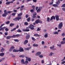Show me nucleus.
Wrapping results in <instances>:
<instances>
[{"label": "nucleus", "mask_w": 65, "mask_h": 65, "mask_svg": "<svg viewBox=\"0 0 65 65\" xmlns=\"http://www.w3.org/2000/svg\"><path fill=\"white\" fill-rule=\"evenodd\" d=\"M63 27V22H61L58 25V29H62Z\"/></svg>", "instance_id": "1"}, {"label": "nucleus", "mask_w": 65, "mask_h": 65, "mask_svg": "<svg viewBox=\"0 0 65 65\" xmlns=\"http://www.w3.org/2000/svg\"><path fill=\"white\" fill-rule=\"evenodd\" d=\"M21 19H22V18H21V17H17L13 19V20L17 21V20L19 21L20 20H21Z\"/></svg>", "instance_id": "2"}, {"label": "nucleus", "mask_w": 65, "mask_h": 65, "mask_svg": "<svg viewBox=\"0 0 65 65\" xmlns=\"http://www.w3.org/2000/svg\"><path fill=\"white\" fill-rule=\"evenodd\" d=\"M18 52H24V49L21 47H20V48L19 49V50H18Z\"/></svg>", "instance_id": "3"}, {"label": "nucleus", "mask_w": 65, "mask_h": 65, "mask_svg": "<svg viewBox=\"0 0 65 65\" xmlns=\"http://www.w3.org/2000/svg\"><path fill=\"white\" fill-rule=\"evenodd\" d=\"M30 37V35L29 34H27L26 37V39L28 40L29 39Z\"/></svg>", "instance_id": "4"}, {"label": "nucleus", "mask_w": 65, "mask_h": 65, "mask_svg": "<svg viewBox=\"0 0 65 65\" xmlns=\"http://www.w3.org/2000/svg\"><path fill=\"white\" fill-rule=\"evenodd\" d=\"M55 17L56 18V20L57 21L59 20V15H56L55 16Z\"/></svg>", "instance_id": "5"}, {"label": "nucleus", "mask_w": 65, "mask_h": 65, "mask_svg": "<svg viewBox=\"0 0 65 65\" xmlns=\"http://www.w3.org/2000/svg\"><path fill=\"white\" fill-rule=\"evenodd\" d=\"M53 19H54V20H56V18H55V17L54 16H52V17H51V19H50V21H52Z\"/></svg>", "instance_id": "6"}, {"label": "nucleus", "mask_w": 65, "mask_h": 65, "mask_svg": "<svg viewBox=\"0 0 65 65\" xmlns=\"http://www.w3.org/2000/svg\"><path fill=\"white\" fill-rule=\"evenodd\" d=\"M35 14L34 13L33 14V16H32V18L34 19H35V18H37V17H36V15L37 14L36 13V12H35Z\"/></svg>", "instance_id": "7"}, {"label": "nucleus", "mask_w": 65, "mask_h": 65, "mask_svg": "<svg viewBox=\"0 0 65 65\" xmlns=\"http://www.w3.org/2000/svg\"><path fill=\"white\" fill-rule=\"evenodd\" d=\"M31 27H35V26H34L33 25L31 24L30 25V26H29L28 27V28L31 29Z\"/></svg>", "instance_id": "8"}, {"label": "nucleus", "mask_w": 65, "mask_h": 65, "mask_svg": "<svg viewBox=\"0 0 65 65\" xmlns=\"http://www.w3.org/2000/svg\"><path fill=\"white\" fill-rule=\"evenodd\" d=\"M41 52H38L35 54L36 56H39L41 54Z\"/></svg>", "instance_id": "9"}, {"label": "nucleus", "mask_w": 65, "mask_h": 65, "mask_svg": "<svg viewBox=\"0 0 65 65\" xmlns=\"http://www.w3.org/2000/svg\"><path fill=\"white\" fill-rule=\"evenodd\" d=\"M31 47H32V46H30L29 47L25 48V50L28 51V50H29L31 49Z\"/></svg>", "instance_id": "10"}, {"label": "nucleus", "mask_w": 65, "mask_h": 65, "mask_svg": "<svg viewBox=\"0 0 65 65\" xmlns=\"http://www.w3.org/2000/svg\"><path fill=\"white\" fill-rule=\"evenodd\" d=\"M7 13H4L3 14H2V16L3 17H5V16H6L7 15V14H8Z\"/></svg>", "instance_id": "11"}, {"label": "nucleus", "mask_w": 65, "mask_h": 65, "mask_svg": "<svg viewBox=\"0 0 65 65\" xmlns=\"http://www.w3.org/2000/svg\"><path fill=\"white\" fill-rule=\"evenodd\" d=\"M21 63H22V64H25V61H24V59H22L21 60Z\"/></svg>", "instance_id": "12"}, {"label": "nucleus", "mask_w": 65, "mask_h": 65, "mask_svg": "<svg viewBox=\"0 0 65 65\" xmlns=\"http://www.w3.org/2000/svg\"><path fill=\"white\" fill-rule=\"evenodd\" d=\"M27 43H28V40H26L24 42V44H26Z\"/></svg>", "instance_id": "13"}, {"label": "nucleus", "mask_w": 65, "mask_h": 65, "mask_svg": "<svg viewBox=\"0 0 65 65\" xmlns=\"http://www.w3.org/2000/svg\"><path fill=\"white\" fill-rule=\"evenodd\" d=\"M4 55V53H0V56L1 57H3Z\"/></svg>", "instance_id": "14"}, {"label": "nucleus", "mask_w": 65, "mask_h": 65, "mask_svg": "<svg viewBox=\"0 0 65 65\" xmlns=\"http://www.w3.org/2000/svg\"><path fill=\"white\" fill-rule=\"evenodd\" d=\"M23 15V13L22 12L20 13V14H19L18 15V17H21V15Z\"/></svg>", "instance_id": "15"}, {"label": "nucleus", "mask_w": 65, "mask_h": 65, "mask_svg": "<svg viewBox=\"0 0 65 65\" xmlns=\"http://www.w3.org/2000/svg\"><path fill=\"white\" fill-rule=\"evenodd\" d=\"M13 52H18V50H15V49H14L13 50Z\"/></svg>", "instance_id": "16"}, {"label": "nucleus", "mask_w": 65, "mask_h": 65, "mask_svg": "<svg viewBox=\"0 0 65 65\" xmlns=\"http://www.w3.org/2000/svg\"><path fill=\"white\" fill-rule=\"evenodd\" d=\"M34 36L36 37H39V35L37 34H35L34 35Z\"/></svg>", "instance_id": "17"}, {"label": "nucleus", "mask_w": 65, "mask_h": 65, "mask_svg": "<svg viewBox=\"0 0 65 65\" xmlns=\"http://www.w3.org/2000/svg\"><path fill=\"white\" fill-rule=\"evenodd\" d=\"M36 24H38L39 23V19L37 20L35 22Z\"/></svg>", "instance_id": "18"}, {"label": "nucleus", "mask_w": 65, "mask_h": 65, "mask_svg": "<svg viewBox=\"0 0 65 65\" xmlns=\"http://www.w3.org/2000/svg\"><path fill=\"white\" fill-rule=\"evenodd\" d=\"M11 38H12L11 36H7V37L6 38L7 39H9Z\"/></svg>", "instance_id": "19"}, {"label": "nucleus", "mask_w": 65, "mask_h": 65, "mask_svg": "<svg viewBox=\"0 0 65 65\" xmlns=\"http://www.w3.org/2000/svg\"><path fill=\"white\" fill-rule=\"evenodd\" d=\"M6 28V27H3L1 28L0 29H1V30H2L3 31H4V29H5Z\"/></svg>", "instance_id": "20"}, {"label": "nucleus", "mask_w": 65, "mask_h": 65, "mask_svg": "<svg viewBox=\"0 0 65 65\" xmlns=\"http://www.w3.org/2000/svg\"><path fill=\"white\" fill-rule=\"evenodd\" d=\"M40 11H41V9H40L39 8L37 10V12L38 13L39 12H40Z\"/></svg>", "instance_id": "21"}, {"label": "nucleus", "mask_w": 65, "mask_h": 65, "mask_svg": "<svg viewBox=\"0 0 65 65\" xmlns=\"http://www.w3.org/2000/svg\"><path fill=\"white\" fill-rule=\"evenodd\" d=\"M33 45L34 46V47H37L38 46V45L37 44H34Z\"/></svg>", "instance_id": "22"}, {"label": "nucleus", "mask_w": 65, "mask_h": 65, "mask_svg": "<svg viewBox=\"0 0 65 65\" xmlns=\"http://www.w3.org/2000/svg\"><path fill=\"white\" fill-rule=\"evenodd\" d=\"M17 32L19 33H21L22 30H21L20 29H18V30L17 31Z\"/></svg>", "instance_id": "23"}, {"label": "nucleus", "mask_w": 65, "mask_h": 65, "mask_svg": "<svg viewBox=\"0 0 65 65\" xmlns=\"http://www.w3.org/2000/svg\"><path fill=\"white\" fill-rule=\"evenodd\" d=\"M24 24L25 26H27L28 25V23L27 22H25L24 23Z\"/></svg>", "instance_id": "24"}, {"label": "nucleus", "mask_w": 65, "mask_h": 65, "mask_svg": "<svg viewBox=\"0 0 65 65\" xmlns=\"http://www.w3.org/2000/svg\"><path fill=\"white\" fill-rule=\"evenodd\" d=\"M14 24H12V23H11L10 24V27H12V26H14Z\"/></svg>", "instance_id": "25"}, {"label": "nucleus", "mask_w": 65, "mask_h": 65, "mask_svg": "<svg viewBox=\"0 0 65 65\" xmlns=\"http://www.w3.org/2000/svg\"><path fill=\"white\" fill-rule=\"evenodd\" d=\"M61 44H64L65 43V41H62L61 42Z\"/></svg>", "instance_id": "26"}, {"label": "nucleus", "mask_w": 65, "mask_h": 65, "mask_svg": "<svg viewBox=\"0 0 65 65\" xmlns=\"http://www.w3.org/2000/svg\"><path fill=\"white\" fill-rule=\"evenodd\" d=\"M4 50H5L2 47V49L1 50V52H3V51H4Z\"/></svg>", "instance_id": "27"}, {"label": "nucleus", "mask_w": 65, "mask_h": 65, "mask_svg": "<svg viewBox=\"0 0 65 65\" xmlns=\"http://www.w3.org/2000/svg\"><path fill=\"white\" fill-rule=\"evenodd\" d=\"M46 21L48 22H50V18L49 17L47 18V19L46 20Z\"/></svg>", "instance_id": "28"}, {"label": "nucleus", "mask_w": 65, "mask_h": 65, "mask_svg": "<svg viewBox=\"0 0 65 65\" xmlns=\"http://www.w3.org/2000/svg\"><path fill=\"white\" fill-rule=\"evenodd\" d=\"M53 6L54 7H58V5L56 4H54L53 5Z\"/></svg>", "instance_id": "29"}, {"label": "nucleus", "mask_w": 65, "mask_h": 65, "mask_svg": "<svg viewBox=\"0 0 65 65\" xmlns=\"http://www.w3.org/2000/svg\"><path fill=\"white\" fill-rule=\"evenodd\" d=\"M54 34H58L59 33L57 31L54 32L53 33Z\"/></svg>", "instance_id": "30"}, {"label": "nucleus", "mask_w": 65, "mask_h": 65, "mask_svg": "<svg viewBox=\"0 0 65 65\" xmlns=\"http://www.w3.org/2000/svg\"><path fill=\"white\" fill-rule=\"evenodd\" d=\"M10 2H7L6 3V4L7 5H9V4H10Z\"/></svg>", "instance_id": "31"}, {"label": "nucleus", "mask_w": 65, "mask_h": 65, "mask_svg": "<svg viewBox=\"0 0 65 65\" xmlns=\"http://www.w3.org/2000/svg\"><path fill=\"white\" fill-rule=\"evenodd\" d=\"M39 23H40V24H42V21H41V20H39Z\"/></svg>", "instance_id": "32"}, {"label": "nucleus", "mask_w": 65, "mask_h": 65, "mask_svg": "<svg viewBox=\"0 0 65 65\" xmlns=\"http://www.w3.org/2000/svg\"><path fill=\"white\" fill-rule=\"evenodd\" d=\"M30 17H29L28 18H27V20L28 22H30Z\"/></svg>", "instance_id": "33"}, {"label": "nucleus", "mask_w": 65, "mask_h": 65, "mask_svg": "<svg viewBox=\"0 0 65 65\" xmlns=\"http://www.w3.org/2000/svg\"><path fill=\"white\" fill-rule=\"evenodd\" d=\"M60 3V1L59 0H58L57 2V4H59Z\"/></svg>", "instance_id": "34"}, {"label": "nucleus", "mask_w": 65, "mask_h": 65, "mask_svg": "<svg viewBox=\"0 0 65 65\" xmlns=\"http://www.w3.org/2000/svg\"><path fill=\"white\" fill-rule=\"evenodd\" d=\"M16 28H14L13 29H12L11 30V32H12V31H14L15 30H16Z\"/></svg>", "instance_id": "35"}, {"label": "nucleus", "mask_w": 65, "mask_h": 65, "mask_svg": "<svg viewBox=\"0 0 65 65\" xmlns=\"http://www.w3.org/2000/svg\"><path fill=\"white\" fill-rule=\"evenodd\" d=\"M12 38H14V37H16V36L15 35H13V36H11Z\"/></svg>", "instance_id": "36"}, {"label": "nucleus", "mask_w": 65, "mask_h": 65, "mask_svg": "<svg viewBox=\"0 0 65 65\" xmlns=\"http://www.w3.org/2000/svg\"><path fill=\"white\" fill-rule=\"evenodd\" d=\"M34 10L33 9H31L30 10V12H31V13H33L34 12Z\"/></svg>", "instance_id": "37"}, {"label": "nucleus", "mask_w": 65, "mask_h": 65, "mask_svg": "<svg viewBox=\"0 0 65 65\" xmlns=\"http://www.w3.org/2000/svg\"><path fill=\"white\" fill-rule=\"evenodd\" d=\"M5 25V24H2L1 26H0V28H1L2 27V26H4V25Z\"/></svg>", "instance_id": "38"}, {"label": "nucleus", "mask_w": 65, "mask_h": 65, "mask_svg": "<svg viewBox=\"0 0 65 65\" xmlns=\"http://www.w3.org/2000/svg\"><path fill=\"white\" fill-rule=\"evenodd\" d=\"M24 56H24V55H21L20 56H19V57H22L23 58H24Z\"/></svg>", "instance_id": "39"}, {"label": "nucleus", "mask_w": 65, "mask_h": 65, "mask_svg": "<svg viewBox=\"0 0 65 65\" xmlns=\"http://www.w3.org/2000/svg\"><path fill=\"white\" fill-rule=\"evenodd\" d=\"M15 14H16V13H13L12 14V15L13 16H14V15H15Z\"/></svg>", "instance_id": "40"}, {"label": "nucleus", "mask_w": 65, "mask_h": 65, "mask_svg": "<svg viewBox=\"0 0 65 65\" xmlns=\"http://www.w3.org/2000/svg\"><path fill=\"white\" fill-rule=\"evenodd\" d=\"M40 31V29L39 27H38L37 30V31Z\"/></svg>", "instance_id": "41"}, {"label": "nucleus", "mask_w": 65, "mask_h": 65, "mask_svg": "<svg viewBox=\"0 0 65 65\" xmlns=\"http://www.w3.org/2000/svg\"><path fill=\"white\" fill-rule=\"evenodd\" d=\"M32 39L33 40V41H35V39L34 38V37H32Z\"/></svg>", "instance_id": "42"}, {"label": "nucleus", "mask_w": 65, "mask_h": 65, "mask_svg": "<svg viewBox=\"0 0 65 65\" xmlns=\"http://www.w3.org/2000/svg\"><path fill=\"white\" fill-rule=\"evenodd\" d=\"M62 7H65V4H63L61 6Z\"/></svg>", "instance_id": "43"}, {"label": "nucleus", "mask_w": 65, "mask_h": 65, "mask_svg": "<svg viewBox=\"0 0 65 65\" xmlns=\"http://www.w3.org/2000/svg\"><path fill=\"white\" fill-rule=\"evenodd\" d=\"M32 8H33V9L34 10H35V6H32Z\"/></svg>", "instance_id": "44"}, {"label": "nucleus", "mask_w": 65, "mask_h": 65, "mask_svg": "<svg viewBox=\"0 0 65 65\" xmlns=\"http://www.w3.org/2000/svg\"><path fill=\"white\" fill-rule=\"evenodd\" d=\"M65 34L64 33H63L61 35V36H63V37H64V36H65Z\"/></svg>", "instance_id": "45"}, {"label": "nucleus", "mask_w": 65, "mask_h": 65, "mask_svg": "<svg viewBox=\"0 0 65 65\" xmlns=\"http://www.w3.org/2000/svg\"><path fill=\"white\" fill-rule=\"evenodd\" d=\"M28 61L27 60H26L25 62V64H28Z\"/></svg>", "instance_id": "46"}, {"label": "nucleus", "mask_w": 65, "mask_h": 65, "mask_svg": "<svg viewBox=\"0 0 65 65\" xmlns=\"http://www.w3.org/2000/svg\"><path fill=\"white\" fill-rule=\"evenodd\" d=\"M39 57L40 58H43V55H40L39 56Z\"/></svg>", "instance_id": "47"}, {"label": "nucleus", "mask_w": 65, "mask_h": 65, "mask_svg": "<svg viewBox=\"0 0 65 65\" xmlns=\"http://www.w3.org/2000/svg\"><path fill=\"white\" fill-rule=\"evenodd\" d=\"M30 31V30L29 29H26V32H29Z\"/></svg>", "instance_id": "48"}, {"label": "nucleus", "mask_w": 65, "mask_h": 65, "mask_svg": "<svg viewBox=\"0 0 65 65\" xmlns=\"http://www.w3.org/2000/svg\"><path fill=\"white\" fill-rule=\"evenodd\" d=\"M44 37L45 38L47 37V34H46L45 35Z\"/></svg>", "instance_id": "49"}, {"label": "nucleus", "mask_w": 65, "mask_h": 65, "mask_svg": "<svg viewBox=\"0 0 65 65\" xmlns=\"http://www.w3.org/2000/svg\"><path fill=\"white\" fill-rule=\"evenodd\" d=\"M31 58H28V61H29V62H30V61H31Z\"/></svg>", "instance_id": "50"}, {"label": "nucleus", "mask_w": 65, "mask_h": 65, "mask_svg": "<svg viewBox=\"0 0 65 65\" xmlns=\"http://www.w3.org/2000/svg\"><path fill=\"white\" fill-rule=\"evenodd\" d=\"M10 23V22L9 21H8L6 23V24L7 25L8 24H9Z\"/></svg>", "instance_id": "51"}, {"label": "nucleus", "mask_w": 65, "mask_h": 65, "mask_svg": "<svg viewBox=\"0 0 65 65\" xmlns=\"http://www.w3.org/2000/svg\"><path fill=\"white\" fill-rule=\"evenodd\" d=\"M24 6H21V7L20 8V9H23V8H24Z\"/></svg>", "instance_id": "52"}, {"label": "nucleus", "mask_w": 65, "mask_h": 65, "mask_svg": "<svg viewBox=\"0 0 65 65\" xmlns=\"http://www.w3.org/2000/svg\"><path fill=\"white\" fill-rule=\"evenodd\" d=\"M54 48V45H53V47H50V49H53V48Z\"/></svg>", "instance_id": "53"}, {"label": "nucleus", "mask_w": 65, "mask_h": 65, "mask_svg": "<svg viewBox=\"0 0 65 65\" xmlns=\"http://www.w3.org/2000/svg\"><path fill=\"white\" fill-rule=\"evenodd\" d=\"M53 53H52V52H51L50 53V55H49V56H52V54H53Z\"/></svg>", "instance_id": "54"}, {"label": "nucleus", "mask_w": 65, "mask_h": 65, "mask_svg": "<svg viewBox=\"0 0 65 65\" xmlns=\"http://www.w3.org/2000/svg\"><path fill=\"white\" fill-rule=\"evenodd\" d=\"M5 30L6 31H8V30H9V29H8L7 28H6Z\"/></svg>", "instance_id": "55"}, {"label": "nucleus", "mask_w": 65, "mask_h": 65, "mask_svg": "<svg viewBox=\"0 0 65 65\" xmlns=\"http://www.w3.org/2000/svg\"><path fill=\"white\" fill-rule=\"evenodd\" d=\"M11 48L12 49H13V48H14V47L13 46H12L11 47Z\"/></svg>", "instance_id": "56"}, {"label": "nucleus", "mask_w": 65, "mask_h": 65, "mask_svg": "<svg viewBox=\"0 0 65 65\" xmlns=\"http://www.w3.org/2000/svg\"><path fill=\"white\" fill-rule=\"evenodd\" d=\"M16 37H19V34H18L17 35H16Z\"/></svg>", "instance_id": "57"}, {"label": "nucleus", "mask_w": 65, "mask_h": 65, "mask_svg": "<svg viewBox=\"0 0 65 65\" xmlns=\"http://www.w3.org/2000/svg\"><path fill=\"white\" fill-rule=\"evenodd\" d=\"M14 40L15 41H16V42H18V39H14Z\"/></svg>", "instance_id": "58"}, {"label": "nucleus", "mask_w": 65, "mask_h": 65, "mask_svg": "<svg viewBox=\"0 0 65 65\" xmlns=\"http://www.w3.org/2000/svg\"><path fill=\"white\" fill-rule=\"evenodd\" d=\"M42 44H44V41H42Z\"/></svg>", "instance_id": "59"}, {"label": "nucleus", "mask_w": 65, "mask_h": 65, "mask_svg": "<svg viewBox=\"0 0 65 65\" xmlns=\"http://www.w3.org/2000/svg\"><path fill=\"white\" fill-rule=\"evenodd\" d=\"M35 28H34L33 27H31V28H30L31 29V30H34L35 29Z\"/></svg>", "instance_id": "60"}, {"label": "nucleus", "mask_w": 65, "mask_h": 65, "mask_svg": "<svg viewBox=\"0 0 65 65\" xmlns=\"http://www.w3.org/2000/svg\"><path fill=\"white\" fill-rule=\"evenodd\" d=\"M57 46H58L59 47H61V44H60L59 45L58 44H57Z\"/></svg>", "instance_id": "61"}, {"label": "nucleus", "mask_w": 65, "mask_h": 65, "mask_svg": "<svg viewBox=\"0 0 65 65\" xmlns=\"http://www.w3.org/2000/svg\"><path fill=\"white\" fill-rule=\"evenodd\" d=\"M62 10L64 11H64H65V8H62Z\"/></svg>", "instance_id": "62"}, {"label": "nucleus", "mask_w": 65, "mask_h": 65, "mask_svg": "<svg viewBox=\"0 0 65 65\" xmlns=\"http://www.w3.org/2000/svg\"><path fill=\"white\" fill-rule=\"evenodd\" d=\"M25 17H26V18H28V17H29V16H28V15H26L25 16Z\"/></svg>", "instance_id": "63"}, {"label": "nucleus", "mask_w": 65, "mask_h": 65, "mask_svg": "<svg viewBox=\"0 0 65 65\" xmlns=\"http://www.w3.org/2000/svg\"><path fill=\"white\" fill-rule=\"evenodd\" d=\"M11 11H7V13H11Z\"/></svg>", "instance_id": "64"}]
</instances>
